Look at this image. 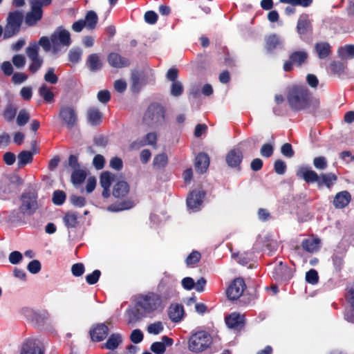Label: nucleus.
Masks as SVG:
<instances>
[{
    "mask_svg": "<svg viewBox=\"0 0 354 354\" xmlns=\"http://www.w3.org/2000/svg\"><path fill=\"white\" fill-rule=\"evenodd\" d=\"M136 307L142 316L154 315L165 308L162 299L155 292L138 295L136 297Z\"/></svg>",
    "mask_w": 354,
    "mask_h": 354,
    "instance_id": "nucleus-1",
    "label": "nucleus"
},
{
    "mask_svg": "<svg viewBox=\"0 0 354 354\" xmlns=\"http://www.w3.org/2000/svg\"><path fill=\"white\" fill-rule=\"evenodd\" d=\"M287 98L292 109L300 110L307 107L310 101L311 93L304 86H294L290 89Z\"/></svg>",
    "mask_w": 354,
    "mask_h": 354,
    "instance_id": "nucleus-2",
    "label": "nucleus"
},
{
    "mask_svg": "<svg viewBox=\"0 0 354 354\" xmlns=\"http://www.w3.org/2000/svg\"><path fill=\"white\" fill-rule=\"evenodd\" d=\"M212 343L211 336L205 331L192 334L188 341V348L194 353H201L207 349Z\"/></svg>",
    "mask_w": 354,
    "mask_h": 354,
    "instance_id": "nucleus-3",
    "label": "nucleus"
},
{
    "mask_svg": "<svg viewBox=\"0 0 354 354\" xmlns=\"http://www.w3.org/2000/svg\"><path fill=\"white\" fill-rule=\"evenodd\" d=\"M21 205L19 207L17 217L22 218L25 215L32 214L38 207L36 196L32 192L24 193L21 196Z\"/></svg>",
    "mask_w": 354,
    "mask_h": 354,
    "instance_id": "nucleus-4",
    "label": "nucleus"
},
{
    "mask_svg": "<svg viewBox=\"0 0 354 354\" xmlns=\"http://www.w3.org/2000/svg\"><path fill=\"white\" fill-rule=\"evenodd\" d=\"M39 48L36 42L30 43L26 49V53L30 60L28 71L32 73H36L41 67L44 60L39 54Z\"/></svg>",
    "mask_w": 354,
    "mask_h": 354,
    "instance_id": "nucleus-5",
    "label": "nucleus"
},
{
    "mask_svg": "<svg viewBox=\"0 0 354 354\" xmlns=\"http://www.w3.org/2000/svg\"><path fill=\"white\" fill-rule=\"evenodd\" d=\"M59 118L62 126L68 129H71L77 125V112L76 109L72 106H62L59 111Z\"/></svg>",
    "mask_w": 354,
    "mask_h": 354,
    "instance_id": "nucleus-6",
    "label": "nucleus"
},
{
    "mask_svg": "<svg viewBox=\"0 0 354 354\" xmlns=\"http://www.w3.org/2000/svg\"><path fill=\"white\" fill-rule=\"evenodd\" d=\"M51 42L52 52L55 54L62 46L68 47L71 45V34L68 30L59 27L51 35Z\"/></svg>",
    "mask_w": 354,
    "mask_h": 354,
    "instance_id": "nucleus-7",
    "label": "nucleus"
},
{
    "mask_svg": "<svg viewBox=\"0 0 354 354\" xmlns=\"http://www.w3.org/2000/svg\"><path fill=\"white\" fill-rule=\"evenodd\" d=\"M157 290L156 293L162 299L165 307L170 299L176 296V289L168 279H162L158 285Z\"/></svg>",
    "mask_w": 354,
    "mask_h": 354,
    "instance_id": "nucleus-8",
    "label": "nucleus"
},
{
    "mask_svg": "<svg viewBox=\"0 0 354 354\" xmlns=\"http://www.w3.org/2000/svg\"><path fill=\"white\" fill-rule=\"evenodd\" d=\"M164 117L165 111L163 108L158 104H151L145 113L144 120L149 124H156L162 122Z\"/></svg>",
    "mask_w": 354,
    "mask_h": 354,
    "instance_id": "nucleus-9",
    "label": "nucleus"
},
{
    "mask_svg": "<svg viewBox=\"0 0 354 354\" xmlns=\"http://www.w3.org/2000/svg\"><path fill=\"white\" fill-rule=\"evenodd\" d=\"M30 10L26 12L24 21L29 27L36 26L42 19L44 11L39 7L30 4Z\"/></svg>",
    "mask_w": 354,
    "mask_h": 354,
    "instance_id": "nucleus-10",
    "label": "nucleus"
},
{
    "mask_svg": "<svg viewBox=\"0 0 354 354\" xmlns=\"http://www.w3.org/2000/svg\"><path fill=\"white\" fill-rule=\"evenodd\" d=\"M245 288V284L243 279L236 278L227 289V296L231 300L239 298Z\"/></svg>",
    "mask_w": 354,
    "mask_h": 354,
    "instance_id": "nucleus-11",
    "label": "nucleus"
},
{
    "mask_svg": "<svg viewBox=\"0 0 354 354\" xmlns=\"http://www.w3.org/2000/svg\"><path fill=\"white\" fill-rule=\"evenodd\" d=\"M20 354H44V351L38 341L28 339L22 345Z\"/></svg>",
    "mask_w": 354,
    "mask_h": 354,
    "instance_id": "nucleus-12",
    "label": "nucleus"
},
{
    "mask_svg": "<svg viewBox=\"0 0 354 354\" xmlns=\"http://www.w3.org/2000/svg\"><path fill=\"white\" fill-rule=\"evenodd\" d=\"M227 326L235 330L241 329L245 324V317L238 313H232L225 317Z\"/></svg>",
    "mask_w": 354,
    "mask_h": 354,
    "instance_id": "nucleus-13",
    "label": "nucleus"
},
{
    "mask_svg": "<svg viewBox=\"0 0 354 354\" xmlns=\"http://www.w3.org/2000/svg\"><path fill=\"white\" fill-rule=\"evenodd\" d=\"M204 198V193L201 191L192 192L187 199V204L189 209L194 212L200 209Z\"/></svg>",
    "mask_w": 354,
    "mask_h": 354,
    "instance_id": "nucleus-14",
    "label": "nucleus"
},
{
    "mask_svg": "<svg viewBox=\"0 0 354 354\" xmlns=\"http://www.w3.org/2000/svg\"><path fill=\"white\" fill-rule=\"evenodd\" d=\"M297 176L308 183H318L319 177L315 171L306 167H300L297 171Z\"/></svg>",
    "mask_w": 354,
    "mask_h": 354,
    "instance_id": "nucleus-15",
    "label": "nucleus"
},
{
    "mask_svg": "<svg viewBox=\"0 0 354 354\" xmlns=\"http://www.w3.org/2000/svg\"><path fill=\"white\" fill-rule=\"evenodd\" d=\"M351 200V195L347 191L338 192L333 199V205L336 208H344L347 206Z\"/></svg>",
    "mask_w": 354,
    "mask_h": 354,
    "instance_id": "nucleus-16",
    "label": "nucleus"
},
{
    "mask_svg": "<svg viewBox=\"0 0 354 354\" xmlns=\"http://www.w3.org/2000/svg\"><path fill=\"white\" fill-rule=\"evenodd\" d=\"M242 159V152L238 149H232L226 156V162L231 167H239Z\"/></svg>",
    "mask_w": 354,
    "mask_h": 354,
    "instance_id": "nucleus-17",
    "label": "nucleus"
},
{
    "mask_svg": "<svg viewBox=\"0 0 354 354\" xmlns=\"http://www.w3.org/2000/svg\"><path fill=\"white\" fill-rule=\"evenodd\" d=\"M272 274L273 277L277 280H286L292 276L290 269L283 264L282 262H279V265L274 268Z\"/></svg>",
    "mask_w": 354,
    "mask_h": 354,
    "instance_id": "nucleus-18",
    "label": "nucleus"
},
{
    "mask_svg": "<svg viewBox=\"0 0 354 354\" xmlns=\"http://www.w3.org/2000/svg\"><path fill=\"white\" fill-rule=\"evenodd\" d=\"M172 344V339L167 336H163L162 337V342H156L152 344L151 350L156 354H162L166 350V346H171Z\"/></svg>",
    "mask_w": 354,
    "mask_h": 354,
    "instance_id": "nucleus-19",
    "label": "nucleus"
},
{
    "mask_svg": "<svg viewBox=\"0 0 354 354\" xmlns=\"http://www.w3.org/2000/svg\"><path fill=\"white\" fill-rule=\"evenodd\" d=\"M321 241L318 238L310 237L304 239L301 243V246L308 252L313 253L319 250Z\"/></svg>",
    "mask_w": 354,
    "mask_h": 354,
    "instance_id": "nucleus-20",
    "label": "nucleus"
},
{
    "mask_svg": "<svg viewBox=\"0 0 354 354\" xmlns=\"http://www.w3.org/2000/svg\"><path fill=\"white\" fill-rule=\"evenodd\" d=\"M184 316V308L180 304H171L169 308V317L174 322H180Z\"/></svg>",
    "mask_w": 354,
    "mask_h": 354,
    "instance_id": "nucleus-21",
    "label": "nucleus"
},
{
    "mask_svg": "<svg viewBox=\"0 0 354 354\" xmlns=\"http://www.w3.org/2000/svg\"><path fill=\"white\" fill-rule=\"evenodd\" d=\"M209 165V159L206 153H201L196 156L195 161L196 171L200 173H204L207 169Z\"/></svg>",
    "mask_w": 354,
    "mask_h": 354,
    "instance_id": "nucleus-22",
    "label": "nucleus"
},
{
    "mask_svg": "<svg viewBox=\"0 0 354 354\" xmlns=\"http://www.w3.org/2000/svg\"><path fill=\"white\" fill-rule=\"evenodd\" d=\"M108 62L115 68H122L129 65L128 59L121 57L118 53H111L108 57Z\"/></svg>",
    "mask_w": 354,
    "mask_h": 354,
    "instance_id": "nucleus-23",
    "label": "nucleus"
},
{
    "mask_svg": "<svg viewBox=\"0 0 354 354\" xmlns=\"http://www.w3.org/2000/svg\"><path fill=\"white\" fill-rule=\"evenodd\" d=\"M108 334V328L104 324H100L95 327L91 332L93 340L100 342L104 339Z\"/></svg>",
    "mask_w": 354,
    "mask_h": 354,
    "instance_id": "nucleus-24",
    "label": "nucleus"
},
{
    "mask_svg": "<svg viewBox=\"0 0 354 354\" xmlns=\"http://www.w3.org/2000/svg\"><path fill=\"white\" fill-rule=\"evenodd\" d=\"M337 176L332 173L321 174L319 177L318 185H325L330 188L337 180Z\"/></svg>",
    "mask_w": 354,
    "mask_h": 354,
    "instance_id": "nucleus-25",
    "label": "nucleus"
},
{
    "mask_svg": "<svg viewBox=\"0 0 354 354\" xmlns=\"http://www.w3.org/2000/svg\"><path fill=\"white\" fill-rule=\"evenodd\" d=\"M129 192V186L124 181H120L113 187V194L114 196L120 198L125 196Z\"/></svg>",
    "mask_w": 354,
    "mask_h": 354,
    "instance_id": "nucleus-26",
    "label": "nucleus"
},
{
    "mask_svg": "<svg viewBox=\"0 0 354 354\" xmlns=\"http://www.w3.org/2000/svg\"><path fill=\"white\" fill-rule=\"evenodd\" d=\"M330 45L327 42H319L315 44V51L319 58L325 59L328 57L331 53Z\"/></svg>",
    "mask_w": 354,
    "mask_h": 354,
    "instance_id": "nucleus-27",
    "label": "nucleus"
},
{
    "mask_svg": "<svg viewBox=\"0 0 354 354\" xmlns=\"http://www.w3.org/2000/svg\"><path fill=\"white\" fill-rule=\"evenodd\" d=\"M83 21L84 23H85V28L88 30H92L96 28L98 21V17L94 11L90 10L86 13Z\"/></svg>",
    "mask_w": 354,
    "mask_h": 354,
    "instance_id": "nucleus-28",
    "label": "nucleus"
},
{
    "mask_svg": "<svg viewBox=\"0 0 354 354\" xmlns=\"http://www.w3.org/2000/svg\"><path fill=\"white\" fill-rule=\"evenodd\" d=\"M310 21L308 16L306 15H302L300 16L297 22V31L299 34H306L310 29Z\"/></svg>",
    "mask_w": 354,
    "mask_h": 354,
    "instance_id": "nucleus-29",
    "label": "nucleus"
},
{
    "mask_svg": "<svg viewBox=\"0 0 354 354\" xmlns=\"http://www.w3.org/2000/svg\"><path fill=\"white\" fill-rule=\"evenodd\" d=\"M86 64L91 71H98L102 66L100 56L95 53L91 54L88 57Z\"/></svg>",
    "mask_w": 354,
    "mask_h": 354,
    "instance_id": "nucleus-30",
    "label": "nucleus"
},
{
    "mask_svg": "<svg viewBox=\"0 0 354 354\" xmlns=\"http://www.w3.org/2000/svg\"><path fill=\"white\" fill-rule=\"evenodd\" d=\"M339 57L342 59H351L354 58V45H345L339 48L337 50Z\"/></svg>",
    "mask_w": 354,
    "mask_h": 354,
    "instance_id": "nucleus-31",
    "label": "nucleus"
},
{
    "mask_svg": "<svg viewBox=\"0 0 354 354\" xmlns=\"http://www.w3.org/2000/svg\"><path fill=\"white\" fill-rule=\"evenodd\" d=\"M39 95L48 103H52L54 101V94L51 88L46 84H42L38 90Z\"/></svg>",
    "mask_w": 354,
    "mask_h": 354,
    "instance_id": "nucleus-32",
    "label": "nucleus"
},
{
    "mask_svg": "<svg viewBox=\"0 0 354 354\" xmlns=\"http://www.w3.org/2000/svg\"><path fill=\"white\" fill-rule=\"evenodd\" d=\"M102 113L97 109L91 108L87 112L88 122L92 125H97L102 121Z\"/></svg>",
    "mask_w": 354,
    "mask_h": 354,
    "instance_id": "nucleus-33",
    "label": "nucleus"
},
{
    "mask_svg": "<svg viewBox=\"0 0 354 354\" xmlns=\"http://www.w3.org/2000/svg\"><path fill=\"white\" fill-rule=\"evenodd\" d=\"M23 15L19 11L10 12L7 19V24L20 28Z\"/></svg>",
    "mask_w": 354,
    "mask_h": 354,
    "instance_id": "nucleus-34",
    "label": "nucleus"
},
{
    "mask_svg": "<svg viewBox=\"0 0 354 354\" xmlns=\"http://www.w3.org/2000/svg\"><path fill=\"white\" fill-rule=\"evenodd\" d=\"M308 58V54L303 50L295 51L290 54V59L297 66H301Z\"/></svg>",
    "mask_w": 354,
    "mask_h": 354,
    "instance_id": "nucleus-35",
    "label": "nucleus"
},
{
    "mask_svg": "<svg viewBox=\"0 0 354 354\" xmlns=\"http://www.w3.org/2000/svg\"><path fill=\"white\" fill-rule=\"evenodd\" d=\"M281 45V41L276 35H272L266 38V47L268 51H272Z\"/></svg>",
    "mask_w": 354,
    "mask_h": 354,
    "instance_id": "nucleus-36",
    "label": "nucleus"
},
{
    "mask_svg": "<svg viewBox=\"0 0 354 354\" xmlns=\"http://www.w3.org/2000/svg\"><path fill=\"white\" fill-rule=\"evenodd\" d=\"M122 337L120 334L111 335L105 344V347L109 350H114L122 342Z\"/></svg>",
    "mask_w": 354,
    "mask_h": 354,
    "instance_id": "nucleus-37",
    "label": "nucleus"
},
{
    "mask_svg": "<svg viewBox=\"0 0 354 354\" xmlns=\"http://www.w3.org/2000/svg\"><path fill=\"white\" fill-rule=\"evenodd\" d=\"M64 221L68 227H75L77 224V214L75 212H67L64 217Z\"/></svg>",
    "mask_w": 354,
    "mask_h": 354,
    "instance_id": "nucleus-38",
    "label": "nucleus"
},
{
    "mask_svg": "<svg viewBox=\"0 0 354 354\" xmlns=\"http://www.w3.org/2000/svg\"><path fill=\"white\" fill-rule=\"evenodd\" d=\"M114 175L109 171L103 172L100 176V185L103 188H109L113 181Z\"/></svg>",
    "mask_w": 354,
    "mask_h": 354,
    "instance_id": "nucleus-39",
    "label": "nucleus"
},
{
    "mask_svg": "<svg viewBox=\"0 0 354 354\" xmlns=\"http://www.w3.org/2000/svg\"><path fill=\"white\" fill-rule=\"evenodd\" d=\"M33 153L30 151H23L18 155V164L19 166H24L30 163L32 160Z\"/></svg>",
    "mask_w": 354,
    "mask_h": 354,
    "instance_id": "nucleus-40",
    "label": "nucleus"
},
{
    "mask_svg": "<svg viewBox=\"0 0 354 354\" xmlns=\"http://www.w3.org/2000/svg\"><path fill=\"white\" fill-rule=\"evenodd\" d=\"M86 178V172L82 169H75L72 173L71 179L75 185L81 184Z\"/></svg>",
    "mask_w": 354,
    "mask_h": 354,
    "instance_id": "nucleus-41",
    "label": "nucleus"
},
{
    "mask_svg": "<svg viewBox=\"0 0 354 354\" xmlns=\"http://www.w3.org/2000/svg\"><path fill=\"white\" fill-rule=\"evenodd\" d=\"M168 162L167 156L165 153H160L155 156L153 159V166L158 169L165 167Z\"/></svg>",
    "mask_w": 354,
    "mask_h": 354,
    "instance_id": "nucleus-42",
    "label": "nucleus"
},
{
    "mask_svg": "<svg viewBox=\"0 0 354 354\" xmlns=\"http://www.w3.org/2000/svg\"><path fill=\"white\" fill-rule=\"evenodd\" d=\"M44 78L46 82L51 84H55L58 82V77L55 74V69L53 67L48 68Z\"/></svg>",
    "mask_w": 354,
    "mask_h": 354,
    "instance_id": "nucleus-43",
    "label": "nucleus"
},
{
    "mask_svg": "<svg viewBox=\"0 0 354 354\" xmlns=\"http://www.w3.org/2000/svg\"><path fill=\"white\" fill-rule=\"evenodd\" d=\"M163 329L164 326L162 323L161 322H156L154 323L150 324L147 326V330L149 334L158 335L162 333Z\"/></svg>",
    "mask_w": 354,
    "mask_h": 354,
    "instance_id": "nucleus-44",
    "label": "nucleus"
},
{
    "mask_svg": "<svg viewBox=\"0 0 354 354\" xmlns=\"http://www.w3.org/2000/svg\"><path fill=\"white\" fill-rule=\"evenodd\" d=\"M37 44L38 46H41L45 52H49L52 50L51 37L49 39L46 36H43L39 39L38 44Z\"/></svg>",
    "mask_w": 354,
    "mask_h": 354,
    "instance_id": "nucleus-45",
    "label": "nucleus"
},
{
    "mask_svg": "<svg viewBox=\"0 0 354 354\" xmlns=\"http://www.w3.org/2000/svg\"><path fill=\"white\" fill-rule=\"evenodd\" d=\"M82 52L80 48H72L68 53V59L71 62L77 63L82 57Z\"/></svg>",
    "mask_w": 354,
    "mask_h": 354,
    "instance_id": "nucleus-46",
    "label": "nucleus"
},
{
    "mask_svg": "<svg viewBox=\"0 0 354 354\" xmlns=\"http://www.w3.org/2000/svg\"><path fill=\"white\" fill-rule=\"evenodd\" d=\"M12 62L17 68H22L26 64V57L21 54L15 55L12 58Z\"/></svg>",
    "mask_w": 354,
    "mask_h": 354,
    "instance_id": "nucleus-47",
    "label": "nucleus"
},
{
    "mask_svg": "<svg viewBox=\"0 0 354 354\" xmlns=\"http://www.w3.org/2000/svg\"><path fill=\"white\" fill-rule=\"evenodd\" d=\"M30 119V115L26 110H21L17 118V123L19 126H24Z\"/></svg>",
    "mask_w": 354,
    "mask_h": 354,
    "instance_id": "nucleus-48",
    "label": "nucleus"
},
{
    "mask_svg": "<svg viewBox=\"0 0 354 354\" xmlns=\"http://www.w3.org/2000/svg\"><path fill=\"white\" fill-rule=\"evenodd\" d=\"M183 86L179 81L174 82L171 86V94L173 96L178 97L183 93Z\"/></svg>",
    "mask_w": 354,
    "mask_h": 354,
    "instance_id": "nucleus-49",
    "label": "nucleus"
},
{
    "mask_svg": "<svg viewBox=\"0 0 354 354\" xmlns=\"http://www.w3.org/2000/svg\"><path fill=\"white\" fill-rule=\"evenodd\" d=\"M313 165L316 169L324 170L327 167L328 163L325 157L319 156L314 158Z\"/></svg>",
    "mask_w": 354,
    "mask_h": 354,
    "instance_id": "nucleus-50",
    "label": "nucleus"
},
{
    "mask_svg": "<svg viewBox=\"0 0 354 354\" xmlns=\"http://www.w3.org/2000/svg\"><path fill=\"white\" fill-rule=\"evenodd\" d=\"M28 75L24 73L17 72L12 75V82L15 84H20L28 80Z\"/></svg>",
    "mask_w": 354,
    "mask_h": 354,
    "instance_id": "nucleus-51",
    "label": "nucleus"
},
{
    "mask_svg": "<svg viewBox=\"0 0 354 354\" xmlns=\"http://www.w3.org/2000/svg\"><path fill=\"white\" fill-rule=\"evenodd\" d=\"M306 280L311 284H316L318 282V273L315 270L311 269L306 272Z\"/></svg>",
    "mask_w": 354,
    "mask_h": 354,
    "instance_id": "nucleus-52",
    "label": "nucleus"
},
{
    "mask_svg": "<svg viewBox=\"0 0 354 354\" xmlns=\"http://www.w3.org/2000/svg\"><path fill=\"white\" fill-rule=\"evenodd\" d=\"M201 259V254L197 251H193L187 258L186 263L192 266L197 263Z\"/></svg>",
    "mask_w": 354,
    "mask_h": 354,
    "instance_id": "nucleus-53",
    "label": "nucleus"
},
{
    "mask_svg": "<svg viewBox=\"0 0 354 354\" xmlns=\"http://www.w3.org/2000/svg\"><path fill=\"white\" fill-rule=\"evenodd\" d=\"M66 199V194L62 191H55L53 196V202L56 205H62Z\"/></svg>",
    "mask_w": 354,
    "mask_h": 354,
    "instance_id": "nucleus-54",
    "label": "nucleus"
},
{
    "mask_svg": "<svg viewBox=\"0 0 354 354\" xmlns=\"http://www.w3.org/2000/svg\"><path fill=\"white\" fill-rule=\"evenodd\" d=\"M19 28L13 26L12 25H10L7 24L5 31L3 34L4 38H10L13 35H16L19 31Z\"/></svg>",
    "mask_w": 354,
    "mask_h": 354,
    "instance_id": "nucleus-55",
    "label": "nucleus"
},
{
    "mask_svg": "<svg viewBox=\"0 0 354 354\" xmlns=\"http://www.w3.org/2000/svg\"><path fill=\"white\" fill-rule=\"evenodd\" d=\"M100 274V271L95 270L91 274H89L86 277V280L88 284H95L99 280Z\"/></svg>",
    "mask_w": 354,
    "mask_h": 354,
    "instance_id": "nucleus-56",
    "label": "nucleus"
},
{
    "mask_svg": "<svg viewBox=\"0 0 354 354\" xmlns=\"http://www.w3.org/2000/svg\"><path fill=\"white\" fill-rule=\"evenodd\" d=\"M260 153L262 156L269 158L273 153V147L270 144H264L261 148Z\"/></svg>",
    "mask_w": 354,
    "mask_h": 354,
    "instance_id": "nucleus-57",
    "label": "nucleus"
},
{
    "mask_svg": "<svg viewBox=\"0 0 354 354\" xmlns=\"http://www.w3.org/2000/svg\"><path fill=\"white\" fill-rule=\"evenodd\" d=\"M1 68L3 74L6 76H10L13 74V66L8 61L3 62L1 65Z\"/></svg>",
    "mask_w": 354,
    "mask_h": 354,
    "instance_id": "nucleus-58",
    "label": "nucleus"
},
{
    "mask_svg": "<svg viewBox=\"0 0 354 354\" xmlns=\"http://www.w3.org/2000/svg\"><path fill=\"white\" fill-rule=\"evenodd\" d=\"M28 270L32 274H36L41 270V264L39 261L33 260L28 265Z\"/></svg>",
    "mask_w": 354,
    "mask_h": 354,
    "instance_id": "nucleus-59",
    "label": "nucleus"
},
{
    "mask_svg": "<svg viewBox=\"0 0 354 354\" xmlns=\"http://www.w3.org/2000/svg\"><path fill=\"white\" fill-rule=\"evenodd\" d=\"M281 153L288 157L292 158L294 156V151L292 148V146L289 143H285L281 149Z\"/></svg>",
    "mask_w": 354,
    "mask_h": 354,
    "instance_id": "nucleus-60",
    "label": "nucleus"
},
{
    "mask_svg": "<svg viewBox=\"0 0 354 354\" xmlns=\"http://www.w3.org/2000/svg\"><path fill=\"white\" fill-rule=\"evenodd\" d=\"M143 339V334L141 330L138 329L133 330L131 334V340L135 343H140Z\"/></svg>",
    "mask_w": 354,
    "mask_h": 354,
    "instance_id": "nucleus-61",
    "label": "nucleus"
},
{
    "mask_svg": "<svg viewBox=\"0 0 354 354\" xmlns=\"http://www.w3.org/2000/svg\"><path fill=\"white\" fill-rule=\"evenodd\" d=\"M274 171L278 174H283L286 170V163L281 160H277L274 162Z\"/></svg>",
    "mask_w": 354,
    "mask_h": 354,
    "instance_id": "nucleus-62",
    "label": "nucleus"
},
{
    "mask_svg": "<svg viewBox=\"0 0 354 354\" xmlns=\"http://www.w3.org/2000/svg\"><path fill=\"white\" fill-rule=\"evenodd\" d=\"M71 271L75 277L82 276L84 272V266L82 263H75L72 266Z\"/></svg>",
    "mask_w": 354,
    "mask_h": 354,
    "instance_id": "nucleus-63",
    "label": "nucleus"
},
{
    "mask_svg": "<svg viewBox=\"0 0 354 354\" xmlns=\"http://www.w3.org/2000/svg\"><path fill=\"white\" fill-rule=\"evenodd\" d=\"M70 200L74 205L77 207H83L86 204V200L82 196L73 195L71 196Z\"/></svg>",
    "mask_w": 354,
    "mask_h": 354,
    "instance_id": "nucleus-64",
    "label": "nucleus"
}]
</instances>
